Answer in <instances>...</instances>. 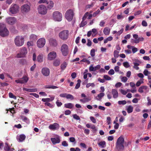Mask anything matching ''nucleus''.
Returning a JSON list of instances; mask_svg holds the SVG:
<instances>
[{"instance_id":"1","label":"nucleus","mask_w":151,"mask_h":151,"mask_svg":"<svg viewBox=\"0 0 151 151\" xmlns=\"http://www.w3.org/2000/svg\"><path fill=\"white\" fill-rule=\"evenodd\" d=\"M124 138L122 136H120L117 139L116 143V147L118 151L123 150H124Z\"/></svg>"},{"instance_id":"2","label":"nucleus","mask_w":151,"mask_h":151,"mask_svg":"<svg viewBox=\"0 0 151 151\" xmlns=\"http://www.w3.org/2000/svg\"><path fill=\"white\" fill-rule=\"evenodd\" d=\"M9 31L6 28V25L2 23H0V35L2 37L7 36Z\"/></svg>"},{"instance_id":"3","label":"nucleus","mask_w":151,"mask_h":151,"mask_svg":"<svg viewBox=\"0 0 151 151\" xmlns=\"http://www.w3.org/2000/svg\"><path fill=\"white\" fill-rule=\"evenodd\" d=\"M24 38L19 36H16L14 39L15 44L18 47H20L22 46L24 44Z\"/></svg>"},{"instance_id":"4","label":"nucleus","mask_w":151,"mask_h":151,"mask_svg":"<svg viewBox=\"0 0 151 151\" xmlns=\"http://www.w3.org/2000/svg\"><path fill=\"white\" fill-rule=\"evenodd\" d=\"M69 31L67 30H63L59 34V36L60 39L63 40H67L68 37Z\"/></svg>"},{"instance_id":"5","label":"nucleus","mask_w":151,"mask_h":151,"mask_svg":"<svg viewBox=\"0 0 151 151\" xmlns=\"http://www.w3.org/2000/svg\"><path fill=\"white\" fill-rule=\"evenodd\" d=\"M52 17L53 20L55 21L60 22L62 20V15L58 11L54 12L52 14Z\"/></svg>"},{"instance_id":"6","label":"nucleus","mask_w":151,"mask_h":151,"mask_svg":"<svg viewBox=\"0 0 151 151\" xmlns=\"http://www.w3.org/2000/svg\"><path fill=\"white\" fill-rule=\"evenodd\" d=\"M73 15V11L72 9H70L66 11L65 17L68 21H70L72 20Z\"/></svg>"},{"instance_id":"7","label":"nucleus","mask_w":151,"mask_h":151,"mask_svg":"<svg viewBox=\"0 0 151 151\" xmlns=\"http://www.w3.org/2000/svg\"><path fill=\"white\" fill-rule=\"evenodd\" d=\"M19 7L18 5L14 4H12L9 9V12L13 14H15L18 12L19 10Z\"/></svg>"},{"instance_id":"8","label":"nucleus","mask_w":151,"mask_h":151,"mask_svg":"<svg viewBox=\"0 0 151 151\" xmlns=\"http://www.w3.org/2000/svg\"><path fill=\"white\" fill-rule=\"evenodd\" d=\"M38 11L40 14L44 15L47 13V9L45 6L42 4L39 6L38 8Z\"/></svg>"},{"instance_id":"9","label":"nucleus","mask_w":151,"mask_h":151,"mask_svg":"<svg viewBox=\"0 0 151 151\" xmlns=\"http://www.w3.org/2000/svg\"><path fill=\"white\" fill-rule=\"evenodd\" d=\"M20 53L17 54V57L18 58L24 57L27 53V51L26 47H22L20 48Z\"/></svg>"},{"instance_id":"10","label":"nucleus","mask_w":151,"mask_h":151,"mask_svg":"<svg viewBox=\"0 0 151 151\" xmlns=\"http://www.w3.org/2000/svg\"><path fill=\"white\" fill-rule=\"evenodd\" d=\"M61 50L64 56H67L68 52V47L66 44H63L61 47Z\"/></svg>"},{"instance_id":"11","label":"nucleus","mask_w":151,"mask_h":151,"mask_svg":"<svg viewBox=\"0 0 151 151\" xmlns=\"http://www.w3.org/2000/svg\"><path fill=\"white\" fill-rule=\"evenodd\" d=\"M29 79V77L26 76H24L22 78H20L15 81L16 83L23 84L27 82Z\"/></svg>"},{"instance_id":"12","label":"nucleus","mask_w":151,"mask_h":151,"mask_svg":"<svg viewBox=\"0 0 151 151\" xmlns=\"http://www.w3.org/2000/svg\"><path fill=\"white\" fill-rule=\"evenodd\" d=\"M21 10L23 13H27L30 11V7L27 4H24L21 6Z\"/></svg>"},{"instance_id":"13","label":"nucleus","mask_w":151,"mask_h":151,"mask_svg":"<svg viewBox=\"0 0 151 151\" xmlns=\"http://www.w3.org/2000/svg\"><path fill=\"white\" fill-rule=\"evenodd\" d=\"M45 43V39L44 38H40L37 42V45L38 47L40 48L43 47Z\"/></svg>"},{"instance_id":"14","label":"nucleus","mask_w":151,"mask_h":151,"mask_svg":"<svg viewBox=\"0 0 151 151\" xmlns=\"http://www.w3.org/2000/svg\"><path fill=\"white\" fill-rule=\"evenodd\" d=\"M57 54L55 51H52L50 52L47 55V59L50 60H52L56 58Z\"/></svg>"},{"instance_id":"15","label":"nucleus","mask_w":151,"mask_h":151,"mask_svg":"<svg viewBox=\"0 0 151 151\" xmlns=\"http://www.w3.org/2000/svg\"><path fill=\"white\" fill-rule=\"evenodd\" d=\"M59 128V124L56 123H55L53 124H50L49 126V129L53 130L58 129Z\"/></svg>"},{"instance_id":"16","label":"nucleus","mask_w":151,"mask_h":151,"mask_svg":"<svg viewBox=\"0 0 151 151\" xmlns=\"http://www.w3.org/2000/svg\"><path fill=\"white\" fill-rule=\"evenodd\" d=\"M49 42L50 46L52 47H56L58 44L56 40L53 38H51L49 40Z\"/></svg>"},{"instance_id":"17","label":"nucleus","mask_w":151,"mask_h":151,"mask_svg":"<svg viewBox=\"0 0 151 151\" xmlns=\"http://www.w3.org/2000/svg\"><path fill=\"white\" fill-rule=\"evenodd\" d=\"M142 63V62L139 60H135V62L133 63L134 66L133 68L136 70H139V68L138 67L140 64Z\"/></svg>"},{"instance_id":"18","label":"nucleus","mask_w":151,"mask_h":151,"mask_svg":"<svg viewBox=\"0 0 151 151\" xmlns=\"http://www.w3.org/2000/svg\"><path fill=\"white\" fill-rule=\"evenodd\" d=\"M16 19L14 17H10L6 19V22L9 24H13L15 23Z\"/></svg>"},{"instance_id":"19","label":"nucleus","mask_w":151,"mask_h":151,"mask_svg":"<svg viewBox=\"0 0 151 151\" xmlns=\"http://www.w3.org/2000/svg\"><path fill=\"white\" fill-rule=\"evenodd\" d=\"M42 73L44 76H48L50 74V70L47 68H43L42 69Z\"/></svg>"},{"instance_id":"20","label":"nucleus","mask_w":151,"mask_h":151,"mask_svg":"<svg viewBox=\"0 0 151 151\" xmlns=\"http://www.w3.org/2000/svg\"><path fill=\"white\" fill-rule=\"evenodd\" d=\"M101 68L99 65H97L95 67H93L92 65H91L89 68V70L90 71H95L99 70Z\"/></svg>"},{"instance_id":"21","label":"nucleus","mask_w":151,"mask_h":151,"mask_svg":"<svg viewBox=\"0 0 151 151\" xmlns=\"http://www.w3.org/2000/svg\"><path fill=\"white\" fill-rule=\"evenodd\" d=\"M51 140L53 145H55L57 143H59L60 142L59 137H58L56 138H51Z\"/></svg>"},{"instance_id":"22","label":"nucleus","mask_w":151,"mask_h":151,"mask_svg":"<svg viewBox=\"0 0 151 151\" xmlns=\"http://www.w3.org/2000/svg\"><path fill=\"white\" fill-rule=\"evenodd\" d=\"M111 93L114 98H116L118 96V93L117 90L115 89H112Z\"/></svg>"},{"instance_id":"23","label":"nucleus","mask_w":151,"mask_h":151,"mask_svg":"<svg viewBox=\"0 0 151 151\" xmlns=\"http://www.w3.org/2000/svg\"><path fill=\"white\" fill-rule=\"evenodd\" d=\"M20 118L22 119V121L25 122L27 124H29L30 123V121L29 119L27 117L23 115L20 116Z\"/></svg>"},{"instance_id":"24","label":"nucleus","mask_w":151,"mask_h":151,"mask_svg":"<svg viewBox=\"0 0 151 151\" xmlns=\"http://www.w3.org/2000/svg\"><path fill=\"white\" fill-rule=\"evenodd\" d=\"M110 32V29L108 27H105L103 30V32L105 35H109Z\"/></svg>"},{"instance_id":"25","label":"nucleus","mask_w":151,"mask_h":151,"mask_svg":"<svg viewBox=\"0 0 151 151\" xmlns=\"http://www.w3.org/2000/svg\"><path fill=\"white\" fill-rule=\"evenodd\" d=\"M60 63V60L59 59H56L55 60L53 63V65L55 66H59Z\"/></svg>"},{"instance_id":"26","label":"nucleus","mask_w":151,"mask_h":151,"mask_svg":"<svg viewBox=\"0 0 151 151\" xmlns=\"http://www.w3.org/2000/svg\"><path fill=\"white\" fill-rule=\"evenodd\" d=\"M147 88V87L146 86H144L140 87L138 90V91L140 93H142L144 91L143 90H146Z\"/></svg>"},{"instance_id":"27","label":"nucleus","mask_w":151,"mask_h":151,"mask_svg":"<svg viewBox=\"0 0 151 151\" xmlns=\"http://www.w3.org/2000/svg\"><path fill=\"white\" fill-rule=\"evenodd\" d=\"M64 106L66 108L71 109L73 107L74 105L71 103H68L65 104Z\"/></svg>"},{"instance_id":"28","label":"nucleus","mask_w":151,"mask_h":151,"mask_svg":"<svg viewBox=\"0 0 151 151\" xmlns=\"http://www.w3.org/2000/svg\"><path fill=\"white\" fill-rule=\"evenodd\" d=\"M43 55L42 54H40L37 56V61L39 62H42L43 61Z\"/></svg>"},{"instance_id":"29","label":"nucleus","mask_w":151,"mask_h":151,"mask_svg":"<svg viewBox=\"0 0 151 151\" xmlns=\"http://www.w3.org/2000/svg\"><path fill=\"white\" fill-rule=\"evenodd\" d=\"M44 88H52V89H56L58 88V87L56 86H52L50 85H47L45 86Z\"/></svg>"},{"instance_id":"30","label":"nucleus","mask_w":151,"mask_h":151,"mask_svg":"<svg viewBox=\"0 0 151 151\" xmlns=\"http://www.w3.org/2000/svg\"><path fill=\"white\" fill-rule=\"evenodd\" d=\"M133 107L132 106L130 105L127 106V110L128 113H130L133 111Z\"/></svg>"},{"instance_id":"31","label":"nucleus","mask_w":151,"mask_h":151,"mask_svg":"<svg viewBox=\"0 0 151 151\" xmlns=\"http://www.w3.org/2000/svg\"><path fill=\"white\" fill-rule=\"evenodd\" d=\"M26 138V136L25 135L22 134L19 135V140L20 142H22Z\"/></svg>"},{"instance_id":"32","label":"nucleus","mask_w":151,"mask_h":151,"mask_svg":"<svg viewBox=\"0 0 151 151\" xmlns=\"http://www.w3.org/2000/svg\"><path fill=\"white\" fill-rule=\"evenodd\" d=\"M98 145L102 148H104L105 147L106 144V142L104 141H101L98 143Z\"/></svg>"},{"instance_id":"33","label":"nucleus","mask_w":151,"mask_h":151,"mask_svg":"<svg viewBox=\"0 0 151 151\" xmlns=\"http://www.w3.org/2000/svg\"><path fill=\"white\" fill-rule=\"evenodd\" d=\"M67 65V64L66 62H64L62 64H61L60 67L61 69L62 70H63L66 68Z\"/></svg>"},{"instance_id":"34","label":"nucleus","mask_w":151,"mask_h":151,"mask_svg":"<svg viewBox=\"0 0 151 151\" xmlns=\"http://www.w3.org/2000/svg\"><path fill=\"white\" fill-rule=\"evenodd\" d=\"M29 38L31 40H35L37 39V37L36 35L34 34H32L30 36Z\"/></svg>"},{"instance_id":"35","label":"nucleus","mask_w":151,"mask_h":151,"mask_svg":"<svg viewBox=\"0 0 151 151\" xmlns=\"http://www.w3.org/2000/svg\"><path fill=\"white\" fill-rule=\"evenodd\" d=\"M48 2L49 4H48L47 7L49 9H51L53 6L54 4L52 1H50Z\"/></svg>"},{"instance_id":"36","label":"nucleus","mask_w":151,"mask_h":151,"mask_svg":"<svg viewBox=\"0 0 151 151\" xmlns=\"http://www.w3.org/2000/svg\"><path fill=\"white\" fill-rule=\"evenodd\" d=\"M144 38L143 37H139L138 38V39L135 40L134 42L135 43H138L140 41H143Z\"/></svg>"},{"instance_id":"37","label":"nucleus","mask_w":151,"mask_h":151,"mask_svg":"<svg viewBox=\"0 0 151 151\" xmlns=\"http://www.w3.org/2000/svg\"><path fill=\"white\" fill-rule=\"evenodd\" d=\"M81 81V80L80 79H78L77 80V83L75 87V89H77L80 87Z\"/></svg>"},{"instance_id":"38","label":"nucleus","mask_w":151,"mask_h":151,"mask_svg":"<svg viewBox=\"0 0 151 151\" xmlns=\"http://www.w3.org/2000/svg\"><path fill=\"white\" fill-rule=\"evenodd\" d=\"M119 52L117 50H115L114 52V56L115 58H117L119 56Z\"/></svg>"},{"instance_id":"39","label":"nucleus","mask_w":151,"mask_h":151,"mask_svg":"<svg viewBox=\"0 0 151 151\" xmlns=\"http://www.w3.org/2000/svg\"><path fill=\"white\" fill-rule=\"evenodd\" d=\"M87 23V22L86 21H83V20H82L80 24V27H83L85 26L86 25Z\"/></svg>"},{"instance_id":"40","label":"nucleus","mask_w":151,"mask_h":151,"mask_svg":"<svg viewBox=\"0 0 151 151\" xmlns=\"http://www.w3.org/2000/svg\"><path fill=\"white\" fill-rule=\"evenodd\" d=\"M90 100L88 98H85L83 99H81L80 101L83 103H84L86 102H87L90 101Z\"/></svg>"},{"instance_id":"41","label":"nucleus","mask_w":151,"mask_h":151,"mask_svg":"<svg viewBox=\"0 0 151 151\" xmlns=\"http://www.w3.org/2000/svg\"><path fill=\"white\" fill-rule=\"evenodd\" d=\"M67 99H70L71 100H73L74 99L73 96L71 94H67L66 97Z\"/></svg>"},{"instance_id":"42","label":"nucleus","mask_w":151,"mask_h":151,"mask_svg":"<svg viewBox=\"0 0 151 151\" xmlns=\"http://www.w3.org/2000/svg\"><path fill=\"white\" fill-rule=\"evenodd\" d=\"M9 97L10 98H13L14 99H17L16 96L14 95L11 92L9 93Z\"/></svg>"},{"instance_id":"43","label":"nucleus","mask_w":151,"mask_h":151,"mask_svg":"<svg viewBox=\"0 0 151 151\" xmlns=\"http://www.w3.org/2000/svg\"><path fill=\"white\" fill-rule=\"evenodd\" d=\"M127 103L125 100L119 101L118 102V104L119 105H125Z\"/></svg>"},{"instance_id":"44","label":"nucleus","mask_w":151,"mask_h":151,"mask_svg":"<svg viewBox=\"0 0 151 151\" xmlns=\"http://www.w3.org/2000/svg\"><path fill=\"white\" fill-rule=\"evenodd\" d=\"M38 3L39 4L46 3L47 4H49L47 1L46 0H40L38 1Z\"/></svg>"},{"instance_id":"45","label":"nucleus","mask_w":151,"mask_h":151,"mask_svg":"<svg viewBox=\"0 0 151 151\" xmlns=\"http://www.w3.org/2000/svg\"><path fill=\"white\" fill-rule=\"evenodd\" d=\"M90 55L92 57H93L95 55V50L94 49H92L91 50Z\"/></svg>"},{"instance_id":"46","label":"nucleus","mask_w":151,"mask_h":151,"mask_svg":"<svg viewBox=\"0 0 151 151\" xmlns=\"http://www.w3.org/2000/svg\"><path fill=\"white\" fill-rule=\"evenodd\" d=\"M81 61L86 63L88 65L90 63V62L88 60H87L86 58H83Z\"/></svg>"},{"instance_id":"47","label":"nucleus","mask_w":151,"mask_h":151,"mask_svg":"<svg viewBox=\"0 0 151 151\" xmlns=\"http://www.w3.org/2000/svg\"><path fill=\"white\" fill-rule=\"evenodd\" d=\"M123 65L126 68H128L130 67V65L127 62H126L123 63Z\"/></svg>"},{"instance_id":"48","label":"nucleus","mask_w":151,"mask_h":151,"mask_svg":"<svg viewBox=\"0 0 151 151\" xmlns=\"http://www.w3.org/2000/svg\"><path fill=\"white\" fill-rule=\"evenodd\" d=\"M104 95V94L103 93H101L99 94L97 96V97L99 98V99H101L102 98Z\"/></svg>"},{"instance_id":"49","label":"nucleus","mask_w":151,"mask_h":151,"mask_svg":"<svg viewBox=\"0 0 151 151\" xmlns=\"http://www.w3.org/2000/svg\"><path fill=\"white\" fill-rule=\"evenodd\" d=\"M104 78L106 80H110L111 79V78L107 75H104Z\"/></svg>"},{"instance_id":"50","label":"nucleus","mask_w":151,"mask_h":151,"mask_svg":"<svg viewBox=\"0 0 151 151\" xmlns=\"http://www.w3.org/2000/svg\"><path fill=\"white\" fill-rule=\"evenodd\" d=\"M42 101L44 102H50L51 101V99L49 98H43L42 99Z\"/></svg>"},{"instance_id":"51","label":"nucleus","mask_w":151,"mask_h":151,"mask_svg":"<svg viewBox=\"0 0 151 151\" xmlns=\"http://www.w3.org/2000/svg\"><path fill=\"white\" fill-rule=\"evenodd\" d=\"M73 118L77 120H80V118L79 116H78L76 114H74L73 115Z\"/></svg>"},{"instance_id":"52","label":"nucleus","mask_w":151,"mask_h":151,"mask_svg":"<svg viewBox=\"0 0 151 151\" xmlns=\"http://www.w3.org/2000/svg\"><path fill=\"white\" fill-rule=\"evenodd\" d=\"M100 10L99 9L97 10L93 14V17H96L98 14L100 12Z\"/></svg>"},{"instance_id":"53","label":"nucleus","mask_w":151,"mask_h":151,"mask_svg":"<svg viewBox=\"0 0 151 151\" xmlns=\"http://www.w3.org/2000/svg\"><path fill=\"white\" fill-rule=\"evenodd\" d=\"M69 140L70 142L74 143L75 144L76 143V139L74 137H71L70 138Z\"/></svg>"},{"instance_id":"54","label":"nucleus","mask_w":151,"mask_h":151,"mask_svg":"<svg viewBox=\"0 0 151 151\" xmlns=\"http://www.w3.org/2000/svg\"><path fill=\"white\" fill-rule=\"evenodd\" d=\"M88 12H86L82 18L83 21H84L87 17L88 16Z\"/></svg>"},{"instance_id":"55","label":"nucleus","mask_w":151,"mask_h":151,"mask_svg":"<svg viewBox=\"0 0 151 151\" xmlns=\"http://www.w3.org/2000/svg\"><path fill=\"white\" fill-rule=\"evenodd\" d=\"M62 145L64 147H67L68 146V144L65 141H64L62 142Z\"/></svg>"},{"instance_id":"56","label":"nucleus","mask_w":151,"mask_h":151,"mask_svg":"<svg viewBox=\"0 0 151 151\" xmlns=\"http://www.w3.org/2000/svg\"><path fill=\"white\" fill-rule=\"evenodd\" d=\"M91 120L93 123H96V120L93 117L90 116V117Z\"/></svg>"},{"instance_id":"57","label":"nucleus","mask_w":151,"mask_h":151,"mask_svg":"<svg viewBox=\"0 0 151 151\" xmlns=\"http://www.w3.org/2000/svg\"><path fill=\"white\" fill-rule=\"evenodd\" d=\"M143 73L145 76H147L148 74H150V73L147 69H145L143 72Z\"/></svg>"},{"instance_id":"58","label":"nucleus","mask_w":151,"mask_h":151,"mask_svg":"<svg viewBox=\"0 0 151 151\" xmlns=\"http://www.w3.org/2000/svg\"><path fill=\"white\" fill-rule=\"evenodd\" d=\"M45 105L47 106H49L50 107V108H52L53 106L50 103L48 102H45Z\"/></svg>"},{"instance_id":"59","label":"nucleus","mask_w":151,"mask_h":151,"mask_svg":"<svg viewBox=\"0 0 151 151\" xmlns=\"http://www.w3.org/2000/svg\"><path fill=\"white\" fill-rule=\"evenodd\" d=\"M127 78L126 77H123L121 79V81H122L124 82H126L127 80Z\"/></svg>"},{"instance_id":"60","label":"nucleus","mask_w":151,"mask_h":151,"mask_svg":"<svg viewBox=\"0 0 151 151\" xmlns=\"http://www.w3.org/2000/svg\"><path fill=\"white\" fill-rule=\"evenodd\" d=\"M37 88H29V92H36L37 91Z\"/></svg>"},{"instance_id":"61","label":"nucleus","mask_w":151,"mask_h":151,"mask_svg":"<svg viewBox=\"0 0 151 151\" xmlns=\"http://www.w3.org/2000/svg\"><path fill=\"white\" fill-rule=\"evenodd\" d=\"M87 45L89 47H90L91 45L92 42L89 39H88L87 40Z\"/></svg>"},{"instance_id":"62","label":"nucleus","mask_w":151,"mask_h":151,"mask_svg":"<svg viewBox=\"0 0 151 151\" xmlns=\"http://www.w3.org/2000/svg\"><path fill=\"white\" fill-rule=\"evenodd\" d=\"M142 25L144 27H146L147 26V24L146 21L143 20L142 23Z\"/></svg>"},{"instance_id":"63","label":"nucleus","mask_w":151,"mask_h":151,"mask_svg":"<svg viewBox=\"0 0 151 151\" xmlns=\"http://www.w3.org/2000/svg\"><path fill=\"white\" fill-rule=\"evenodd\" d=\"M58 100L56 102V104L57 105V106L58 107L62 105V103L61 102H59Z\"/></svg>"},{"instance_id":"64","label":"nucleus","mask_w":151,"mask_h":151,"mask_svg":"<svg viewBox=\"0 0 151 151\" xmlns=\"http://www.w3.org/2000/svg\"><path fill=\"white\" fill-rule=\"evenodd\" d=\"M108 73L109 74L112 75L114 74V71L113 69H111L109 71Z\"/></svg>"}]
</instances>
